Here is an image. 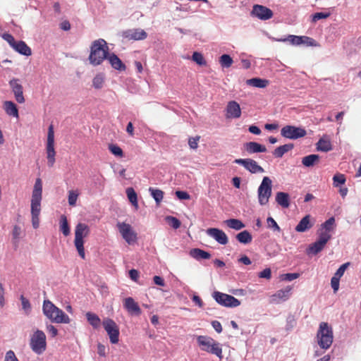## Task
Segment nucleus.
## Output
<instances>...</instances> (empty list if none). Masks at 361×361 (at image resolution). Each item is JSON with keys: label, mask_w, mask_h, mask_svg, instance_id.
<instances>
[{"label": "nucleus", "mask_w": 361, "mask_h": 361, "mask_svg": "<svg viewBox=\"0 0 361 361\" xmlns=\"http://www.w3.org/2000/svg\"><path fill=\"white\" fill-rule=\"evenodd\" d=\"M339 281H340V279H338L334 276L331 278V288H333L334 293H336L339 288Z\"/></svg>", "instance_id": "nucleus-55"}, {"label": "nucleus", "mask_w": 361, "mask_h": 361, "mask_svg": "<svg viewBox=\"0 0 361 361\" xmlns=\"http://www.w3.org/2000/svg\"><path fill=\"white\" fill-rule=\"evenodd\" d=\"M258 276L259 278L270 279L271 277V271L269 268H266L262 271L259 272Z\"/></svg>", "instance_id": "nucleus-56"}, {"label": "nucleus", "mask_w": 361, "mask_h": 361, "mask_svg": "<svg viewBox=\"0 0 361 361\" xmlns=\"http://www.w3.org/2000/svg\"><path fill=\"white\" fill-rule=\"evenodd\" d=\"M236 239L240 243L248 244L252 242V235L247 231H243L236 235Z\"/></svg>", "instance_id": "nucleus-34"}, {"label": "nucleus", "mask_w": 361, "mask_h": 361, "mask_svg": "<svg viewBox=\"0 0 361 361\" xmlns=\"http://www.w3.org/2000/svg\"><path fill=\"white\" fill-rule=\"evenodd\" d=\"M176 195L180 200H189L190 198V195L185 191L178 190L176 192Z\"/></svg>", "instance_id": "nucleus-57"}, {"label": "nucleus", "mask_w": 361, "mask_h": 361, "mask_svg": "<svg viewBox=\"0 0 361 361\" xmlns=\"http://www.w3.org/2000/svg\"><path fill=\"white\" fill-rule=\"evenodd\" d=\"M60 28L63 30L68 31L71 29V24L68 20H63L60 23Z\"/></svg>", "instance_id": "nucleus-64"}, {"label": "nucleus", "mask_w": 361, "mask_h": 361, "mask_svg": "<svg viewBox=\"0 0 361 361\" xmlns=\"http://www.w3.org/2000/svg\"><path fill=\"white\" fill-rule=\"evenodd\" d=\"M107 59L112 68L118 71H125L126 67L122 61L114 53L109 54Z\"/></svg>", "instance_id": "nucleus-25"}, {"label": "nucleus", "mask_w": 361, "mask_h": 361, "mask_svg": "<svg viewBox=\"0 0 361 361\" xmlns=\"http://www.w3.org/2000/svg\"><path fill=\"white\" fill-rule=\"evenodd\" d=\"M42 198V183L40 178H37L31 198L32 224L34 228L39 226V216L41 212V201Z\"/></svg>", "instance_id": "nucleus-1"}, {"label": "nucleus", "mask_w": 361, "mask_h": 361, "mask_svg": "<svg viewBox=\"0 0 361 361\" xmlns=\"http://www.w3.org/2000/svg\"><path fill=\"white\" fill-rule=\"evenodd\" d=\"M244 148L248 154L267 152V148L264 145H262L256 142H246L244 145Z\"/></svg>", "instance_id": "nucleus-24"}, {"label": "nucleus", "mask_w": 361, "mask_h": 361, "mask_svg": "<svg viewBox=\"0 0 361 361\" xmlns=\"http://www.w3.org/2000/svg\"><path fill=\"white\" fill-rule=\"evenodd\" d=\"M124 37L131 40H143L147 37V34L141 28H134L126 30Z\"/></svg>", "instance_id": "nucleus-22"}, {"label": "nucleus", "mask_w": 361, "mask_h": 361, "mask_svg": "<svg viewBox=\"0 0 361 361\" xmlns=\"http://www.w3.org/2000/svg\"><path fill=\"white\" fill-rule=\"evenodd\" d=\"M212 325L213 328L216 330V332L221 333L222 331V326L219 322L213 321L212 322Z\"/></svg>", "instance_id": "nucleus-63"}, {"label": "nucleus", "mask_w": 361, "mask_h": 361, "mask_svg": "<svg viewBox=\"0 0 361 361\" xmlns=\"http://www.w3.org/2000/svg\"><path fill=\"white\" fill-rule=\"evenodd\" d=\"M335 220L334 217L329 218L328 220H326L322 225V228L321 229L322 231H326L328 233H329L330 231L332 229V226L334 223Z\"/></svg>", "instance_id": "nucleus-47"}, {"label": "nucleus", "mask_w": 361, "mask_h": 361, "mask_svg": "<svg viewBox=\"0 0 361 361\" xmlns=\"http://www.w3.org/2000/svg\"><path fill=\"white\" fill-rule=\"evenodd\" d=\"M149 191L151 192L152 197L154 199L157 205L160 204L164 197V192L159 189H154L149 188Z\"/></svg>", "instance_id": "nucleus-39"}, {"label": "nucleus", "mask_w": 361, "mask_h": 361, "mask_svg": "<svg viewBox=\"0 0 361 361\" xmlns=\"http://www.w3.org/2000/svg\"><path fill=\"white\" fill-rule=\"evenodd\" d=\"M276 202L283 208H288L290 206L289 195L284 192H278L276 195Z\"/></svg>", "instance_id": "nucleus-29"}, {"label": "nucleus", "mask_w": 361, "mask_h": 361, "mask_svg": "<svg viewBox=\"0 0 361 361\" xmlns=\"http://www.w3.org/2000/svg\"><path fill=\"white\" fill-rule=\"evenodd\" d=\"M90 228L87 225L83 223H79L75 226L74 245L80 257L85 259V252L84 248L83 238L88 235Z\"/></svg>", "instance_id": "nucleus-6"}, {"label": "nucleus", "mask_w": 361, "mask_h": 361, "mask_svg": "<svg viewBox=\"0 0 361 361\" xmlns=\"http://www.w3.org/2000/svg\"><path fill=\"white\" fill-rule=\"evenodd\" d=\"M235 163L242 165L252 173H263L264 169L258 165L256 161L251 159H237Z\"/></svg>", "instance_id": "nucleus-17"}, {"label": "nucleus", "mask_w": 361, "mask_h": 361, "mask_svg": "<svg viewBox=\"0 0 361 361\" xmlns=\"http://www.w3.org/2000/svg\"><path fill=\"white\" fill-rule=\"evenodd\" d=\"M289 40L290 43L293 45H300L303 44V40H312L311 37L306 36H295V35H289Z\"/></svg>", "instance_id": "nucleus-40"}, {"label": "nucleus", "mask_w": 361, "mask_h": 361, "mask_svg": "<svg viewBox=\"0 0 361 361\" xmlns=\"http://www.w3.org/2000/svg\"><path fill=\"white\" fill-rule=\"evenodd\" d=\"M126 194L130 203L135 207L136 209L138 208L137 196L133 188L126 189Z\"/></svg>", "instance_id": "nucleus-37"}, {"label": "nucleus", "mask_w": 361, "mask_h": 361, "mask_svg": "<svg viewBox=\"0 0 361 361\" xmlns=\"http://www.w3.org/2000/svg\"><path fill=\"white\" fill-rule=\"evenodd\" d=\"M47 330L50 334V335L52 338L56 337L58 334L57 329L53 325L50 324V325L47 326Z\"/></svg>", "instance_id": "nucleus-59"}, {"label": "nucleus", "mask_w": 361, "mask_h": 361, "mask_svg": "<svg viewBox=\"0 0 361 361\" xmlns=\"http://www.w3.org/2000/svg\"><path fill=\"white\" fill-rule=\"evenodd\" d=\"M251 14L262 20H269L273 16V12L270 8L259 4L253 6Z\"/></svg>", "instance_id": "nucleus-18"}, {"label": "nucleus", "mask_w": 361, "mask_h": 361, "mask_svg": "<svg viewBox=\"0 0 361 361\" xmlns=\"http://www.w3.org/2000/svg\"><path fill=\"white\" fill-rule=\"evenodd\" d=\"M197 342L202 350L214 354L220 359L222 358V348L220 344L212 338L207 336H198Z\"/></svg>", "instance_id": "nucleus-5"}, {"label": "nucleus", "mask_w": 361, "mask_h": 361, "mask_svg": "<svg viewBox=\"0 0 361 361\" xmlns=\"http://www.w3.org/2000/svg\"><path fill=\"white\" fill-rule=\"evenodd\" d=\"M330 15H331L330 13H323V12L315 13L312 16V21L317 22V20H319L320 19L327 18L328 17L330 16Z\"/></svg>", "instance_id": "nucleus-53"}, {"label": "nucleus", "mask_w": 361, "mask_h": 361, "mask_svg": "<svg viewBox=\"0 0 361 361\" xmlns=\"http://www.w3.org/2000/svg\"><path fill=\"white\" fill-rule=\"evenodd\" d=\"M79 193L75 190H70L68 192V204L71 206H75L78 200Z\"/></svg>", "instance_id": "nucleus-48"}, {"label": "nucleus", "mask_w": 361, "mask_h": 361, "mask_svg": "<svg viewBox=\"0 0 361 361\" xmlns=\"http://www.w3.org/2000/svg\"><path fill=\"white\" fill-rule=\"evenodd\" d=\"M200 136L190 137L188 140V145L190 147L193 149H197L198 147V141L200 140Z\"/></svg>", "instance_id": "nucleus-54"}, {"label": "nucleus", "mask_w": 361, "mask_h": 361, "mask_svg": "<svg viewBox=\"0 0 361 361\" xmlns=\"http://www.w3.org/2000/svg\"><path fill=\"white\" fill-rule=\"evenodd\" d=\"M167 223L174 229H177L180 226V221L174 216H168L166 218Z\"/></svg>", "instance_id": "nucleus-44"}, {"label": "nucleus", "mask_w": 361, "mask_h": 361, "mask_svg": "<svg viewBox=\"0 0 361 361\" xmlns=\"http://www.w3.org/2000/svg\"><path fill=\"white\" fill-rule=\"evenodd\" d=\"M299 276H300V274L298 273H288V274H282L281 276V278L282 280L291 281L294 279H298Z\"/></svg>", "instance_id": "nucleus-52"}, {"label": "nucleus", "mask_w": 361, "mask_h": 361, "mask_svg": "<svg viewBox=\"0 0 361 361\" xmlns=\"http://www.w3.org/2000/svg\"><path fill=\"white\" fill-rule=\"evenodd\" d=\"M317 149L322 152H329L331 150V143L329 140L320 139L317 144Z\"/></svg>", "instance_id": "nucleus-38"}, {"label": "nucleus", "mask_w": 361, "mask_h": 361, "mask_svg": "<svg viewBox=\"0 0 361 361\" xmlns=\"http://www.w3.org/2000/svg\"><path fill=\"white\" fill-rule=\"evenodd\" d=\"M129 276L133 281L136 282L139 279V271L136 269H131L129 271Z\"/></svg>", "instance_id": "nucleus-60"}, {"label": "nucleus", "mask_w": 361, "mask_h": 361, "mask_svg": "<svg viewBox=\"0 0 361 361\" xmlns=\"http://www.w3.org/2000/svg\"><path fill=\"white\" fill-rule=\"evenodd\" d=\"M332 328L326 322H321L317 333V343L322 349L327 350L333 343Z\"/></svg>", "instance_id": "nucleus-4"}, {"label": "nucleus", "mask_w": 361, "mask_h": 361, "mask_svg": "<svg viewBox=\"0 0 361 361\" xmlns=\"http://www.w3.org/2000/svg\"><path fill=\"white\" fill-rule=\"evenodd\" d=\"M30 345L32 351L42 354L47 348L46 335L41 330H37L30 338Z\"/></svg>", "instance_id": "nucleus-7"}, {"label": "nucleus", "mask_w": 361, "mask_h": 361, "mask_svg": "<svg viewBox=\"0 0 361 361\" xmlns=\"http://www.w3.org/2000/svg\"><path fill=\"white\" fill-rule=\"evenodd\" d=\"M350 263L346 262L343 264H342L336 271V272L334 274V276L341 279V277L344 274L345 271L349 266Z\"/></svg>", "instance_id": "nucleus-51"}, {"label": "nucleus", "mask_w": 361, "mask_h": 361, "mask_svg": "<svg viewBox=\"0 0 361 361\" xmlns=\"http://www.w3.org/2000/svg\"><path fill=\"white\" fill-rule=\"evenodd\" d=\"M4 361H18L14 352L9 350L6 353Z\"/></svg>", "instance_id": "nucleus-58"}, {"label": "nucleus", "mask_w": 361, "mask_h": 361, "mask_svg": "<svg viewBox=\"0 0 361 361\" xmlns=\"http://www.w3.org/2000/svg\"><path fill=\"white\" fill-rule=\"evenodd\" d=\"M123 306L125 309L131 314L140 315L142 312L138 304L133 298L128 297L125 298Z\"/></svg>", "instance_id": "nucleus-23"}, {"label": "nucleus", "mask_w": 361, "mask_h": 361, "mask_svg": "<svg viewBox=\"0 0 361 361\" xmlns=\"http://www.w3.org/2000/svg\"><path fill=\"white\" fill-rule=\"evenodd\" d=\"M267 227L274 231H280L281 228L276 221L271 216L267 219Z\"/></svg>", "instance_id": "nucleus-46"}, {"label": "nucleus", "mask_w": 361, "mask_h": 361, "mask_svg": "<svg viewBox=\"0 0 361 361\" xmlns=\"http://www.w3.org/2000/svg\"><path fill=\"white\" fill-rule=\"evenodd\" d=\"M310 215L304 216L295 226V231L302 233L310 229L313 226V224L310 222Z\"/></svg>", "instance_id": "nucleus-26"}, {"label": "nucleus", "mask_w": 361, "mask_h": 361, "mask_svg": "<svg viewBox=\"0 0 361 361\" xmlns=\"http://www.w3.org/2000/svg\"><path fill=\"white\" fill-rule=\"evenodd\" d=\"M46 152L48 165L49 166L52 167L55 163L56 156V151L54 149V130L53 125H50L48 128Z\"/></svg>", "instance_id": "nucleus-10"}, {"label": "nucleus", "mask_w": 361, "mask_h": 361, "mask_svg": "<svg viewBox=\"0 0 361 361\" xmlns=\"http://www.w3.org/2000/svg\"><path fill=\"white\" fill-rule=\"evenodd\" d=\"M331 238V235L326 231L319 233L318 239L313 243L310 244L307 249L308 255H317L321 252L325 247L326 244Z\"/></svg>", "instance_id": "nucleus-11"}, {"label": "nucleus", "mask_w": 361, "mask_h": 361, "mask_svg": "<svg viewBox=\"0 0 361 361\" xmlns=\"http://www.w3.org/2000/svg\"><path fill=\"white\" fill-rule=\"evenodd\" d=\"M226 224L231 228L235 230H240L245 227V224L238 219H230L225 221Z\"/></svg>", "instance_id": "nucleus-35"}, {"label": "nucleus", "mask_w": 361, "mask_h": 361, "mask_svg": "<svg viewBox=\"0 0 361 361\" xmlns=\"http://www.w3.org/2000/svg\"><path fill=\"white\" fill-rule=\"evenodd\" d=\"M109 47L104 39H98L92 42L90 53L88 57L90 63L96 66L107 59L109 56Z\"/></svg>", "instance_id": "nucleus-2"}, {"label": "nucleus", "mask_w": 361, "mask_h": 361, "mask_svg": "<svg viewBox=\"0 0 361 361\" xmlns=\"http://www.w3.org/2000/svg\"><path fill=\"white\" fill-rule=\"evenodd\" d=\"M271 180L265 176L258 188V200L261 205H265L269 202V197L271 195Z\"/></svg>", "instance_id": "nucleus-9"}, {"label": "nucleus", "mask_w": 361, "mask_h": 361, "mask_svg": "<svg viewBox=\"0 0 361 361\" xmlns=\"http://www.w3.org/2000/svg\"><path fill=\"white\" fill-rule=\"evenodd\" d=\"M4 109L6 113L16 118L19 117L18 110L16 104L11 101H6L4 102Z\"/></svg>", "instance_id": "nucleus-28"}, {"label": "nucleus", "mask_w": 361, "mask_h": 361, "mask_svg": "<svg viewBox=\"0 0 361 361\" xmlns=\"http://www.w3.org/2000/svg\"><path fill=\"white\" fill-rule=\"evenodd\" d=\"M226 117L227 118H238L241 116V109L235 101L228 102L226 109Z\"/></svg>", "instance_id": "nucleus-21"}, {"label": "nucleus", "mask_w": 361, "mask_h": 361, "mask_svg": "<svg viewBox=\"0 0 361 361\" xmlns=\"http://www.w3.org/2000/svg\"><path fill=\"white\" fill-rule=\"evenodd\" d=\"M281 135L285 138L297 140L305 137L307 135V132L302 127L286 125L281 128Z\"/></svg>", "instance_id": "nucleus-12"}, {"label": "nucleus", "mask_w": 361, "mask_h": 361, "mask_svg": "<svg viewBox=\"0 0 361 361\" xmlns=\"http://www.w3.org/2000/svg\"><path fill=\"white\" fill-rule=\"evenodd\" d=\"M20 299L21 301L23 309L24 310L25 313L27 314H28L31 310V305H30V301L26 298H25L23 295H20Z\"/></svg>", "instance_id": "nucleus-50"}, {"label": "nucleus", "mask_w": 361, "mask_h": 361, "mask_svg": "<svg viewBox=\"0 0 361 361\" xmlns=\"http://www.w3.org/2000/svg\"><path fill=\"white\" fill-rule=\"evenodd\" d=\"M319 159L318 154H310L302 158V164L306 167H311L319 163Z\"/></svg>", "instance_id": "nucleus-30"}, {"label": "nucleus", "mask_w": 361, "mask_h": 361, "mask_svg": "<svg viewBox=\"0 0 361 361\" xmlns=\"http://www.w3.org/2000/svg\"><path fill=\"white\" fill-rule=\"evenodd\" d=\"M117 228L123 238L128 243L133 244L137 240V233L133 229L132 226L125 222H118Z\"/></svg>", "instance_id": "nucleus-15"}, {"label": "nucleus", "mask_w": 361, "mask_h": 361, "mask_svg": "<svg viewBox=\"0 0 361 361\" xmlns=\"http://www.w3.org/2000/svg\"><path fill=\"white\" fill-rule=\"evenodd\" d=\"M212 297L216 302L224 307H235L240 305V302L238 299L231 295L219 291H214L212 294Z\"/></svg>", "instance_id": "nucleus-13"}, {"label": "nucleus", "mask_w": 361, "mask_h": 361, "mask_svg": "<svg viewBox=\"0 0 361 361\" xmlns=\"http://www.w3.org/2000/svg\"><path fill=\"white\" fill-rule=\"evenodd\" d=\"M190 255L197 259H208L211 257V254L200 248H193L190 250Z\"/></svg>", "instance_id": "nucleus-27"}, {"label": "nucleus", "mask_w": 361, "mask_h": 361, "mask_svg": "<svg viewBox=\"0 0 361 361\" xmlns=\"http://www.w3.org/2000/svg\"><path fill=\"white\" fill-rule=\"evenodd\" d=\"M109 149L113 154H114L116 157H123V152L122 149L116 145H114V144L109 145Z\"/></svg>", "instance_id": "nucleus-43"}, {"label": "nucleus", "mask_w": 361, "mask_h": 361, "mask_svg": "<svg viewBox=\"0 0 361 361\" xmlns=\"http://www.w3.org/2000/svg\"><path fill=\"white\" fill-rule=\"evenodd\" d=\"M294 147L293 144H286L276 147L273 152V154L275 157L281 158L284 154L290 151Z\"/></svg>", "instance_id": "nucleus-31"}, {"label": "nucleus", "mask_w": 361, "mask_h": 361, "mask_svg": "<svg viewBox=\"0 0 361 361\" xmlns=\"http://www.w3.org/2000/svg\"><path fill=\"white\" fill-rule=\"evenodd\" d=\"M334 186L338 187L339 185L344 184L345 182V177L344 174L336 173L333 177Z\"/></svg>", "instance_id": "nucleus-42"}, {"label": "nucleus", "mask_w": 361, "mask_h": 361, "mask_svg": "<svg viewBox=\"0 0 361 361\" xmlns=\"http://www.w3.org/2000/svg\"><path fill=\"white\" fill-rule=\"evenodd\" d=\"M104 81V76L102 75H101V74L97 75L93 78V81H92L93 86L96 89H100L103 85Z\"/></svg>", "instance_id": "nucleus-49"}, {"label": "nucleus", "mask_w": 361, "mask_h": 361, "mask_svg": "<svg viewBox=\"0 0 361 361\" xmlns=\"http://www.w3.org/2000/svg\"><path fill=\"white\" fill-rule=\"evenodd\" d=\"M102 325L109 336L110 342L116 344L119 341V328L116 322L109 318L104 319Z\"/></svg>", "instance_id": "nucleus-14"}, {"label": "nucleus", "mask_w": 361, "mask_h": 361, "mask_svg": "<svg viewBox=\"0 0 361 361\" xmlns=\"http://www.w3.org/2000/svg\"><path fill=\"white\" fill-rule=\"evenodd\" d=\"M21 233V229L18 226H14L13 229V238L17 239L20 237Z\"/></svg>", "instance_id": "nucleus-62"}, {"label": "nucleus", "mask_w": 361, "mask_h": 361, "mask_svg": "<svg viewBox=\"0 0 361 361\" xmlns=\"http://www.w3.org/2000/svg\"><path fill=\"white\" fill-rule=\"evenodd\" d=\"M86 318L89 324L94 328L98 329L101 325V319L100 318L94 313L92 312H87Z\"/></svg>", "instance_id": "nucleus-33"}, {"label": "nucleus", "mask_w": 361, "mask_h": 361, "mask_svg": "<svg viewBox=\"0 0 361 361\" xmlns=\"http://www.w3.org/2000/svg\"><path fill=\"white\" fill-rule=\"evenodd\" d=\"M8 84L14 94L16 102L19 104H23L25 99L23 95V87L20 83V80L18 78H13L9 81Z\"/></svg>", "instance_id": "nucleus-16"}, {"label": "nucleus", "mask_w": 361, "mask_h": 361, "mask_svg": "<svg viewBox=\"0 0 361 361\" xmlns=\"http://www.w3.org/2000/svg\"><path fill=\"white\" fill-rule=\"evenodd\" d=\"M246 83L255 87L264 88L269 85V81L265 79L254 78L247 80Z\"/></svg>", "instance_id": "nucleus-32"}, {"label": "nucleus", "mask_w": 361, "mask_h": 361, "mask_svg": "<svg viewBox=\"0 0 361 361\" xmlns=\"http://www.w3.org/2000/svg\"><path fill=\"white\" fill-rule=\"evenodd\" d=\"M42 310L44 314L52 322L57 324L70 323L69 317L49 300H44Z\"/></svg>", "instance_id": "nucleus-3"}, {"label": "nucleus", "mask_w": 361, "mask_h": 361, "mask_svg": "<svg viewBox=\"0 0 361 361\" xmlns=\"http://www.w3.org/2000/svg\"><path fill=\"white\" fill-rule=\"evenodd\" d=\"M291 290L292 287L290 286H288L283 289L277 290L270 297L271 302L279 304L281 302L287 300L291 294Z\"/></svg>", "instance_id": "nucleus-19"}, {"label": "nucleus", "mask_w": 361, "mask_h": 361, "mask_svg": "<svg viewBox=\"0 0 361 361\" xmlns=\"http://www.w3.org/2000/svg\"><path fill=\"white\" fill-rule=\"evenodd\" d=\"M192 59L198 65L205 66L207 64V62L201 53L197 51L194 52Z\"/></svg>", "instance_id": "nucleus-45"}, {"label": "nucleus", "mask_w": 361, "mask_h": 361, "mask_svg": "<svg viewBox=\"0 0 361 361\" xmlns=\"http://www.w3.org/2000/svg\"><path fill=\"white\" fill-rule=\"evenodd\" d=\"M153 281H154V283L158 286H165L164 280L161 276H154Z\"/></svg>", "instance_id": "nucleus-61"}, {"label": "nucleus", "mask_w": 361, "mask_h": 361, "mask_svg": "<svg viewBox=\"0 0 361 361\" xmlns=\"http://www.w3.org/2000/svg\"><path fill=\"white\" fill-rule=\"evenodd\" d=\"M207 234L211 238H214L221 245H226L228 242V238L224 231L216 228H210L207 229Z\"/></svg>", "instance_id": "nucleus-20"}, {"label": "nucleus", "mask_w": 361, "mask_h": 361, "mask_svg": "<svg viewBox=\"0 0 361 361\" xmlns=\"http://www.w3.org/2000/svg\"><path fill=\"white\" fill-rule=\"evenodd\" d=\"M2 38L6 41L16 51L18 52L19 54L26 56H29L32 54L31 49L24 41H16L13 35L9 33L3 34Z\"/></svg>", "instance_id": "nucleus-8"}, {"label": "nucleus", "mask_w": 361, "mask_h": 361, "mask_svg": "<svg viewBox=\"0 0 361 361\" xmlns=\"http://www.w3.org/2000/svg\"><path fill=\"white\" fill-rule=\"evenodd\" d=\"M60 230L65 236H68L71 233L67 218L63 214L60 218Z\"/></svg>", "instance_id": "nucleus-36"}, {"label": "nucleus", "mask_w": 361, "mask_h": 361, "mask_svg": "<svg viewBox=\"0 0 361 361\" xmlns=\"http://www.w3.org/2000/svg\"><path fill=\"white\" fill-rule=\"evenodd\" d=\"M232 58L228 54H223L219 59V63L222 67L229 68L233 64Z\"/></svg>", "instance_id": "nucleus-41"}]
</instances>
